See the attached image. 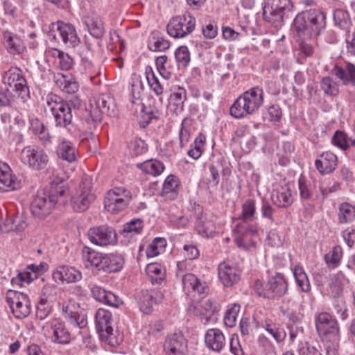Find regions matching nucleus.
Here are the masks:
<instances>
[{"instance_id": "nucleus-7", "label": "nucleus", "mask_w": 355, "mask_h": 355, "mask_svg": "<svg viewBox=\"0 0 355 355\" xmlns=\"http://www.w3.org/2000/svg\"><path fill=\"white\" fill-rule=\"evenodd\" d=\"M2 82L11 92H14L17 98L24 103L30 98L29 88L22 71L17 67H11L6 71L2 76Z\"/></svg>"}, {"instance_id": "nucleus-45", "label": "nucleus", "mask_w": 355, "mask_h": 355, "mask_svg": "<svg viewBox=\"0 0 355 355\" xmlns=\"http://www.w3.org/2000/svg\"><path fill=\"white\" fill-rule=\"evenodd\" d=\"M320 87L325 94L336 96L339 93L338 85L329 76L324 77L321 79Z\"/></svg>"}, {"instance_id": "nucleus-43", "label": "nucleus", "mask_w": 355, "mask_h": 355, "mask_svg": "<svg viewBox=\"0 0 355 355\" xmlns=\"http://www.w3.org/2000/svg\"><path fill=\"white\" fill-rule=\"evenodd\" d=\"M255 211L254 201L252 199L247 200L242 206V212L239 217V220H241L240 223L248 224V223L252 221L254 218Z\"/></svg>"}, {"instance_id": "nucleus-40", "label": "nucleus", "mask_w": 355, "mask_h": 355, "mask_svg": "<svg viewBox=\"0 0 355 355\" xmlns=\"http://www.w3.org/2000/svg\"><path fill=\"white\" fill-rule=\"evenodd\" d=\"M85 23L92 36L98 39L103 35L104 27L101 18L98 17H87Z\"/></svg>"}, {"instance_id": "nucleus-35", "label": "nucleus", "mask_w": 355, "mask_h": 355, "mask_svg": "<svg viewBox=\"0 0 355 355\" xmlns=\"http://www.w3.org/2000/svg\"><path fill=\"white\" fill-rule=\"evenodd\" d=\"M145 74L148 84L153 92L157 96L164 93V85L166 82L164 79L160 80L155 75L151 67L147 66L145 69Z\"/></svg>"}, {"instance_id": "nucleus-55", "label": "nucleus", "mask_w": 355, "mask_h": 355, "mask_svg": "<svg viewBox=\"0 0 355 355\" xmlns=\"http://www.w3.org/2000/svg\"><path fill=\"white\" fill-rule=\"evenodd\" d=\"M293 275L297 285L302 288V290L304 292L308 291L310 286L306 275L302 269L297 267L295 268Z\"/></svg>"}, {"instance_id": "nucleus-58", "label": "nucleus", "mask_w": 355, "mask_h": 355, "mask_svg": "<svg viewBox=\"0 0 355 355\" xmlns=\"http://www.w3.org/2000/svg\"><path fill=\"white\" fill-rule=\"evenodd\" d=\"M17 99L19 100L16 94H12L10 89L0 90V107L11 106Z\"/></svg>"}, {"instance_id": "nucleus-8", "label": "nucleus", "mask_w": 355, "mask_h": 355, "mask_svg": "<svg viewBox=\"0 0 355 355\" xmlns=\"http://www.w3.org/2000/svg\"><path fill=\"white\" fill-rule=\"evenodd\" d=\"M95 322L97 332L103 341L113 347L121 343L122 337L113 333L112 313L109 311L98 309L95 315Z\"/></svg>"}, {"instance_id": "nucleus-17", "label": "nucleus", "mask_w": 355, "mask_h": 355, "mask_svg": "<svg viewBox=\"0 0 355 355\" xmlns=\"http://www.w3.org/2000/svg\"><path fill=\"white\" fill-rule=\"evenodd\" d=\"M256 234V229L245 223H238L234 229V241L239 248L246 250L255 246Z\"/></svg>"}, {"instance_id": "nucleus-4", "label": "nucleus", "mask_w": 355, "mask_h": 355, "mask_svg": "<svg viewBox=\"0 0 355 355\" xmlns=\"http://www.w3.org/2000/svg\"><path fill=\"white\" fill-rule=\"evenodd\" d=\"M92 178L84 175L75 193L71 197V205L76 212H83L88 209L96 200L93 190Z\"/></svg>"}, {"instance_id": "nucleus-10", "label": "nucleus", "mask_w": 355, "mask_h": 355, "mask_svg": "<svg viewBox=\"0 0 355 355\" xmlns=\"http://www.w3.org/2000/svg\"><path fill=\"white\" fill-rule=\"evenodd\" d=\"M89 114L88 123L91 121L94 125L101 121L103 114L114 116L115 114L114 99L109 95L103 94L90 100Z\"/></svg>"}, {"instance_id": "nucleus-61", "label": "nucleus", "mask_w": 355, "mask_h": 355, "mask_svg": "<svg viewBox=\"0 0 355 355\" xmlns=\"http://www.w3.org/2000/svg\"><path fill=\"white\" fill-rule=\"evenodd\" d=\"M143 221L141 219H133L123 225V232L139 234L143 229Z\"/></svg>"}, {"instance_id": "nucleus-37", "label": "nucleus", "mask_w": 355, "mask_h": 355, "mask_svg": "<svg viewBox=\"0 0 355 355\" xmlns=\"http://www.w3.org/2000/svg\"><path fill=\"white\" fill-rule=\"evenodd\" d=\"M4 44L10 54H21L25 50L23 41L17 35L10 33L4 34Z\"/></svg>"}, {"instance_id": "nucleus-64", "label": "nucleus", "mask_w": 355, "mask_h": 355, "mask_svg": "<svg viewBox=\"0 0 355 355\" xmlns=\"http://www.w3.org/2000/svg\"><path fill=\"white\" fill-rule=\"evenodd\" d=\"M56 294V288L53 285L46 284L43 286L40 299L46 300L51 302Z\"/></svg>"}, {"instance_id": "nucleus-5", "label": "nucleus", "mask_w": 355, "mask_h": 355, "mask_svg": "<svg viewBox=\"0 0 355 355\" xmlns=\"http://www.w3.org/2000/svg\"><path fill=\"white\" fill-rule=\"evenodd\" d=\"M46 104L54 117L55 125L69 130L72 122V110L69 103L64 101L56 94H50L46 96Z\"/></svg>"}, {"instance_id": "nucleus-13", "label": "nucleus", "mask_w": 355, "mask_h": 355, "mask_svg": "<svg viewBox=\"0 0 355 355\" xmlns=\"http://www.w3.org/2000/svg\"><path fill=\"white\" fill-rule=\"evenodd\" d=\"M6 301L16 318L23 319L30 315L31 304L29 297L26 293L15 290H8L6 294Z\"/></svg>"}, {"instance_id": "nucleus-42", "label": "nucleus", "mask_w": 355, "mask_h": 355, "mask_svg": "<svg viewBox=\"0 0 355 355\" xmlns=\"http://www.w3.org/2000/svg\"><path fill=\"white\" fill-rule=\"evenodd\" d=\"M146 272L152 284H159L164 278L162 267L157 263H148Z\"/></svg>"}, {"instance_id": "nucleus-23", "label": "nucleus", "mask_w": 355, "mask_h": 355, "mask_svg": "<svg viewBox=\"0 0 355 355\" xmlns=\"http://www.w3.org/2000/svg\"><path fill=\"white\" fill-rule=\"evenodd\" d=\"M205 345L209 350L220 352L226 345V340L223 332L218 329H210L205 336Z\"/></svg>"}, {"instance_id": "nucleus-15", "label": "nucleus", "mask_w": 355, "mask_h": 355, "mask_svg": "<svg viewBox=\"0 0 355 355\" xmlns=\"http://www.w3.org/2000/svg\"><path fill=\"white\" fill-rule=\"evenodd\" d=\"M315 327L320 336L330 341H336L339 338L338 322L329 313L322 312L315 318Z\"/></svg>"}, {"instance_id": "nucleus-28", "label": "nucleus", "mask_w": 355, "mask_h": 355, "mask_svg": "<svg viewBox=\"0 0 355 355\" xmlns=\"http://www.w3.org/2000/svg\"><path fill=\"white\" fill-rule=\"evenodd\" d=\"M73 308L74 307L72 306L63 305L62 311L64 317L73 327L78 329H83L87 324L86 316L73 310Z\"/></svg>"}, {"instance_id": "nucleus-26", "label": "nucleus", "mask_w": 355, "mask_h": 355, "mask_svg": "<svg viewBox=\"0 0 355 355\" xmlns=\"http://www.w3.org/2000/svg\"><path fill=\"white\" fill-rule=\"evenodd\" d=\"M91 291L92 297L96 300L105 304L118 307L121 304V300L116 295L99 286H94Z\"/></svg>"}, {"instance_id": "nucleus-33", "label": "nucleus", "mask_w": 355, "mask_h": 355, "mask_svg": "<svg viewBox=\"0 0 355 355\" xmlns=\"http://www.w3.org/2000/svg\"><path fill=\"white\" fill-rule=\"evenodd\" d=\"M183 288L185 292H196L199 294L207 293V286L202 284L200 280L193 274L188 273L184 275L182 278Z\"/></svg>"}, {"instance_id": "nucleus-27", "label": "nucleus", "mask_w": 355, "mask_h": 355, "mask_svg": "<svg viewBox=\"0 0 355 355\" xmlns=\"http://www.w3.org/2000/svg\"><path fill=\"white\" fill-rule=\"evenodd\" d=\"M333 72L344 85L355 86V65L354 64L348 62L344 67L336 65L334 68Z\"/></svg>"}, {"instance_id": "nucleus-25", "label": "nucleus", "mask_w": 355, "mask_h": 355, "mask_svg": "<svg viewBox=\"0 0 355 355\" xmlns=\"http://www.w3.org/2000/svg\"><path fill=\"white\" fill-rule=\"evenodd\" d=\"M0 190L6 191L16 189L19 187V182L16 177L12 175L9 165L0 161Z\"/></svg>"}, {"instance_id": "nucleus-12", "label": "nucleus", "mask_w": 355, "mask_h": 355, "mask_svg": "<svg viewBox=\"0 0 355 355\" xmlns=\"http://www.w3.org/2000/svg\"><path fill=\"white\" fill-rule=\"evenodd\" d=\"M20 159L24 165L35 171L45 169L49 164L48 155L40 146L24 147L21 152Z\"/></svg>"}, {"instance_id": "nucleus-30", "label": "nucleus", "mask_w": 355, "mask_h": 355, "mask_svg": "<svg viewBox=\"0 0 355 355\" xmlns=\"http://www.w3.org/2000/svg\"><path fill=\"white\" fill-rule=\"evenodd\" d=\"M123 263V258L119 254H103L100 270L105 272H118L122 268Z\"/></svg>"}, {"instance_id": "nucleus-44", "label": "nucleus", "mask_w": 355, "mask_h": 355, "mask_svg": "<svg viewBox=\"0 0 355 355\" xmlns=\"http://www.w3.org/2000/svg\"><path fill=\"white\" fill-rule=\"evenodd\" d=\"M141 168L146 173L156 176L162 173L164 169L162 162L157 159H150L141 164Z\"/></svg>"}, {"instance_id": "nucleus-6", "label": "nucleus", "mask_w": 355, "mask_h": 355, "mask_svg": "<svg viewBox=\"0 0 355 355\" xmlns=\"http://www.w3.org/2000/svg\"><path fill=\"white\" fill-rule=\"evenodd\" d=\"M48 35L57 42H62L66 46L74 48L80 43L75 26L63 21L58 20L51 23L49 27Z\"/></svg>"}, {"instance_id": "nucleus-51", "label": "nucleus", "mask_w": 355, "mask_h": 355, "mask_svg": "<svg viewBox=\"0 0 355 355\" xmlns=\"http://www.w3.org/2000/svg\"><path fill=\"white\" fill-rule=\"evenodd\" d=\"M348 141L347 135L341 130H336L331 139L332 144L343 150L349 148Z\"/></svg>"}, {"instance_id": "nucleus-39", "label": "nucleus", "mask_w": 355, "mask_h": 355, "mask_svg": "<svg viewBox=\"0 0 355 355\" xmlns=\"http://www.w3.org/2000/svg\"><path fill=\"white\" fill-rule=\"evenodd\" d=\"M345 275L342 272H338L329 279L328 293L331 297H340L343 293V281Z\"/></svg>"}, {"instance_id": "nucleus-34", "label": "nucleus", "mask_w": 355, "mask_h": 355, "mask_svg": "<svg viewBox=\"0 0 355 355\" xmlns=\"http://www.w3.org/2000/svg\"><path fill=\"white\" fill-rule=\"evenodd\" d=\"M29 129L34 135L37 136L38 139L44 145H47L51 143V136L48 130L44 123L38 119L30 120Z\"/></svg>"}, {"instance_id": "nucleus-21", "label": "nucleus", "mask_w": 355, "mask_h": 355, "mask_svg": "<svg viewBox=\"0 0 355 355\" xmlns=\"http://www.w3.org/2000/svg\"><path fill=\"white\" fill-rule=\"evenodd\" d=\"M52 277L55 282L73 283L81 279L82 274L74 267L62 265L56 268L52 274Z\"/></svg>"}, {"instance_id": "nucleus-38", "label": "nucleus", "mask_w": 355, "mask_h": 355, "mask_svg": "<svg viewBox=\"0 0 355 355\" xmlns=\"http://www.w3.org/2000/svg\"><path fill=\"white\" fill-rule=\"evenodd\" d=\"M273 202L279 207H288L293 202L291 189L285 186L282 187L272 196Z\"/></svg>"}, {"instance_id": "nucleus-41", "label": "nucleus", "mask_w": 355, "mask_h": 355, "mask_svg": "<svg viewBox=\"0 0 355 355\" xmlns=\"http://www.w3.org/2000/svg\"><path fill=\"white\" fill-rule=\"evenodd\" d=\"M333 17L336 26L349 33L352 21L347 11L343 9H336L334 12Z\"/></svg>"}, {"instance_id": "nucleus-32", "label": "nucleus", "mask_w": 355, "mask_h": 355, "mask_svg": "<svg viewBox=\"0 0 355 355\" xmlns=\"http://www.w3.org/2000/svg\"><path fill=\"white\" fill-rule=\"evenodd\" d=\"M56 153L60 158L68 162H73L77 158V150L74 144L67 140H63L58 144Z\"/></svg>"}, {"instance_id": "nucleus-46", "label": "nucleus", "mask_w": 355, "mask_h": 355, "mask_svg": "<svg viewBox=\"0 0 355 355\" xmlns=\"http://www.w3.org/2000/svg\"><path fill=\"white\" fill-rule=\"evenodd\" d=\"M339 220L342 223H346L355 218V208L348 203H343L339 209Z\"/></svg>"}, {"instance_id": "nucleus-60", "label": "nucleus", "mask_w": 355, "mask_h": 355, "mask_svg": "<svg viewBox=\"0 0 355 355\" xmlns=\"http://www.w3.org/2000/svg\"><path fill=\"white\" fill-rule=\"evenodd\" d=\"M167 56L162 55L156 58L155 64L158 71L159 75L165 80H168L171 78V73L169 71L166 70L165 64L167 62Z\"/></svg>"}, {"instance_id": "nucleus-1", "label": "nucleus", "mask_w": 355, "mask_h": 355, "mask_svg": "<svg viewBox=\"0 0 355 355\" xmlns=\"http://www.w3.org/2000/svg\"><path fill=\"white\" fill-rule=\"evenodd\" d=\"M69 189L64 181L53 182L49 191L37 192L32 201L31 211L33 216L43 219L49 216L56 205H64L68 202Z\"/></svg>"}, {"instance_id": "nucleus-53", "label": "nucleus", "mask_w": 355, "mask_h": 355, "mask_svg": "<svg viewBox=\"0 0 355 355\" xmlns=\"http://www.w3.org/2000/svg\"><path fill=\"white\" fill-rule=\"evenodd\" d=\"M52 306L46 300L40 299L37 304L36 316L40 320H44L51 313Z\"/></svg>"}, {"instance_id": "nucleus-62", "label": "nucleus", "mask_w": 355, "mask_h": 355, "mask_svg": "<svg viewBox=\"0 0 355 355\" xmlns=\"http://www.w3.org/2000/svg\"><path fill=\"white\" fill-rule=\"evenodd\" d=\"M157 243H160V248H164L166 245V240L164 239L155 238L146 249L148 257H154L159 254Z\"/></svg>"}, {"instance_id": "nucleus-52", "label": "nucleus", "mask_w": 355, "mask_h": 355, "mask_svg": "<svg viewBox=\"0 0 355 355\" xmlns=\"http://www.w3.org/2000/svg\"><path fill=\"white\" fill-rule=\"evenodd\" d=\"M210 222H206L202 217H198L196 221V229L198 234L205 237L212 236L213 230L210 228Z\"/></svg>"}, {"instance_id": "nucleus-20", "label": "nucleus", "mask_w": 355, "mask_h": 355, "mask_svg": "<svg viewBox=\"0 0 355 355\" xmlns=\"http://www.w3.org/2000/svg\"><path fill=\"white\" fill-rule=\"evenodd\" d=\"M268 287V298L275 299L284 295L288 290V284L281 273L271 276L266 284Z\"/></svg>"}, {"instance_id": "nucleus-36", "label": "nucleus", "mask_w": 355, "mask_h": 355, "mask_svg": "<svg viewBox=\"0 0 355 355\" xmlns=\"http://www.w3.org/2000/svg\"><path fill=\"white\" fill-rule=\"evenodd\" d=\"M55 341L60 344H67L71 340V333L66 328L63 322L55 320L51 324Z\"/></svg>"}, {"instance_id": "nucleus-31", "label": "nucleus", "mask_w": 355, "mask_h": 355, "mask_svg": "<svg viewBox=\"0 0 355 355\" xmlns=\"http://www.w3.org/2000/svg\"><path fill=\"white\" fill-rule=\"evenodd\" d=\"M82 257L87 268H94L100 270L103 254L99 253L92 248L84 246L82 249Z\"/></svg>"}, {"instance_id": "nucleus-2", "label": "nucleus", "mask_w": 355, "mask_h": 355, "mask_svg": "<svg viewBox=\"0 0 355 355\" xmlns=\"http://www.w3.org/2000/svg\"><path fill=\"white\" fill-rule=\"evenodd\" d=\"M326 27V16L319 9H309L298 13L293 21L297 35L302 39H314Z\"/></svg>"}, {"instance_id": "nucleus-56", "label": "nucleus", "mask_w": 355, "mask_h": 355, "mask_svg": "<svg viewBox=\"0 0 355 355\" xmlns=\"http://www.w3.org/2000/svg\"><path fill=\"white\" fill-rule=\"evenodd\" d=\"M300 197L303 200H309L313 193V186L311 182L306 181L304 177H300L298 180Z\"/></svg>"}, {"instance_id": "nucleus-54", "label": "nucleus", "mask_w": 355, "mask_h": 355, "mask_svg": "<svg viewBox=\"0 0 355 355\" xmlns=\"http://www.w3.org/2000/svg\"><path fill=\"white\" fill-rule=\"evenodd\" d=\"M176 61L183 67H186L190 62V53L186 46L178 47L175 51Z\"/></svg>"}, {"instance_id": "nucleus-14", "label": "nucleus", "mask_w": 355, "mask_h": 355, "mask_svg": "<svg viewBox=\"0 0 355 355\" xmlns=\"http://www.w3.org/2000/svg\"><path fill=\"white\" fill-rule=\"evenodd\" d=\"M196 27V19L189 12L173 17L167 25V32L174 38L184 37Z\"/></svg>"}, {"instance_id": "nucleus-22", "label": "nucleus", "mask_w": 355, "mask_h": 355, "mask_svg": "<svg viewBox=\"0 0 355 355\" xmlns=\"http://www.w3.org/2000/svg\"><path fill=\"white\" fill-rule=\"evenodd\" d=\"M162 297L163 294L160 291H142L137 300L141 311L146 314L150 313L153 310V303L161 302Z\"/></svg>"}, {"instance_id": "nucleus-50", "label": "nucleus", "mask_w": 355, "mask_h": 355, "mask_svg": "<svg viewBox=\"0 0 355 355\" xmlns=\"http://www.w3.org/2000/svg\"><path fill=\"white\" fill-rule=\"evenodd\" d=\"M342 248L340 246H334L331 252L325 254V261L329 266L335 268L339 263L342 258Z\"/></svg>"}, {"instance_id": "nucleus-11", "label": "nucleus", "mask_w": 355, "mask_h": 355, "mask_svg": "<svg viewBox=\"0 0 355 355\" xmlns=\"http://www.w3.org/2000/svg\"><path fill=\"white\" fill-rule=\"evenodd\" d=\"M292 8L291 0H267L263 8L265 21L277 27L281 26L287 11Z\"/></svg>"}, {"instance_id": "nucleus-19", "label": "nucleus", "mask_w": 355, "mask_h": 355, "mask_svg": "<svg viewBox=\"0 0 355 355\" xmlns=\"http://www.w3.org/2000/svg\"><path fill=\"white\" fill-rule=\"evenodd\" d=\"M218 278L225 287H231L239 282L240 271L230 263L223 262L218 266Z\"/></svg>"}, {"instance_id": "nucleus-48", "label": "nucleus", "mask_w": 355, "mask_h": 355, "mask_svg": "<svg viewBox=\"0 0 355 355\" xmlns=\"http://www.w3.org/2000/svg\"><path fill=\"white\" fill-rule=\"evenodd\" d=\"M240 311V306L234 304L228 308L224 315V324L228 327H233L236 324L238 313Z\"/></svg>"}, {"instance_id": "nucleus-57", "label": "nucleus", "mask_w": 355, "mask_h": 355, "mask_svg": "<svg viewBox=\"0 0 355 355\" xmlns=\"http://www.w3.org/2000/svg\"><path fill=\"white\" fill-rule=\"evenodd\" d=\"M178 186V179L174 175H169L164 182L163 192L164 193H171L172 195H175L177 193Z\"/></svg>"}, {"instance_id": "nucleus-9", "label": "nucleus", "mask_w": 355, "mask_h": 355, "mask_svg": "<svg viewBox=\"0 0 355 355\" xmlns=\"http://www.w3.org/2000/svg\"><path fill=\"white\" fill-rule=\"evenodd\" d=\"M132 200V193L123 187H115L107 192L104 198L105 209L112 214L124 210Z\"/></svg>"}, {"instance_id": "nucleus-18", "label": "nucleus", "mask_w": 355, "mask_h": 355, "mask_svg": "<svg viewBox=\"0 0 355 355\" xmlns=\"http://www.w3.org/2000/svg\"><path fill=\"white\" fill-rule=\"evenodd\" d=\"M163 347L167 355H187V341L182 333L168 335Z\"/></svg>"}, {"instance_id": "nucleus-63", "label": "nucleus", "mask_w": 355, "mask_h": 355, "mask_svg": "<svg viewBox=\"0 0 355 355\" xmlns=\"http://www.w3.org/2000/svg\"><path fill=\"white\" fill-rule=\"evenodd\" d=\"M169 46V42L162 37L157 38L153 43L150 42L148 44L149 49L153 51H163L168 49Z\"/></svg>"}, {"instance_id": "nucleus-59", "label": "nucleus", "mask_w": 355, "mask_h": 355, "mask_svg": "<svg viewBox=\"0 0 355 355\" xmlns=\"http://www.w3.org/2000/svg\"><path fill=\"white\" fill-rule=\"evenodd\" d=\"M333 309L334 311L340 315L342 320H345L348 317L347 309L345 305V302L340 297H333Z\"/></svg>"}, {"instance_id": "nucleus-29", "label": "nucleus", "mask_w": 355, "mask_h": 355, "mask_svg": "<svg viewBox=\"0 0 355 355\" xmlns=\"http://www.w3.org/2000/svg\"><path fill=\"white\" fill-rule=\"evenodd\" d=\"M55 84L66 94H74L78 92L79 85L74 78L58 73L53 76Z\"/></svg>"}, {"instance_id": "nucleus-49", "label": "nucleus", "mask_w": 355, "mask_h": 355, "mask_svg": "<svg viewBox=\"0 0 355 355\" xmlns=\"http://www.w3.org/2000/svg\"><path fill=\"white\" fill-rule=\"evenodd\" d=\"M140 114L139 125L141 128H146L152 119L158 117L159 112L155 109L144 107Z\"/></svg>"}, {"instance_id": "nucleus-16", "label": "nucleus", "mask_w": 355, "mask_h": 355, "mask_svg": "<svg viewBox=\"0 0 355 355\" xmlns=\"http://www.w3.org/2000/svg\"><path fill=\"white\" fill-rule=\"evenodd\" d=\"M87 237L91 243L101 247L114 245L117 241V234L115 230L107 225L89 228L87 232Z\"/></svg>"}, {"instance_id": "nucleus-47", "label": "nucleus", "mask_w": 355, "mask_h": 355, "mask_svg": "<svg viewBox=\"0 0 355 355\" xmlns=\"http://www.w3.org/2000/svg\"><path fill=\"white\" fill-rule=\"evenodd\" d=\"M52 55L59 60V63L62 70H69L73 66V59L64 52L54 49L52 50Z\"/></svg>"}, {"instance_id": "nucleus-24", "label": "nucleus", "mask_w": 355, "mask_h": 355, "mask_svg": "<svg viewBox=\"0 0 355 355\" xmlns=\"http://www.w3.org/2000/svg\"><path fill=\"white\" fill-rule=\"evenodd\" d=\"M337 164V156L329 151L324 152L320 155V158L315 161V167L321 174L332 173L336 169Z\"/></svg>"}, {"instance_id": "nucleus-3", "label": "nucleus", "mask_w": 355, "mask_h": 355, "mask_svg": "<svg viewBox=\"0 0 355 355\" xmlns=\"http://www.w3.org/2000/svg\"><path fill=\"white\" fill-rule=\"evenodd\" d=\"M263 102V89L259 87H253L236 98L230 107V114L236 119L243 118L257 111Z\"/></svg>"}]
</instances>
